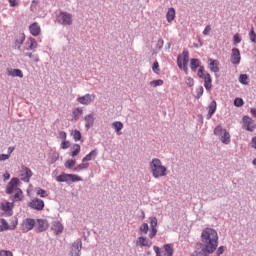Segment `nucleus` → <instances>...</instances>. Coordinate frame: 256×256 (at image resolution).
Returning a JSON list of instances; mask_svg holds the SVG:
<instances>
[{"instance_id": "nucleus-35", "label": "nucleus", "mask_w": 256, "mask_h": 256, "mask_svg": "<svg viewBox=\"0 0 256 256\" xmlns=\"http://www.w3.org/2000/svg\"><path fill=\"white\" fill-rule=\"evenodd\" d=\"M13 201H23V190H21V188L16 190Z\"/></svg>"}, {"instance_id": "nucleus-20", "label": "nucleus", "mask_w": 256, "mask_h": 256, "mask_svg": "<svg viewBox=\"0 0 256 256\" xmlns=\"http://www.w3.org/2000/svg\"><path fill=\"white\" fill-rule=\"evenodd\" d=\"M85 121V127L86 129H89L90 127H93L95 125V114H88L84 118Z\"/></svg>"}, {"instance_id": "nucleus-9", "label": "nucleus", "mask_w": 256, "mask_h": 256, "mask_svg": "<svg viewBox=\"0 0 256 256\" xmlns=\"http://www.w3.org/2000/svg\"><path fill=\"white\" fill-rule=\"evenodd\" d=\"M28 207L34 209V211H43L45 209V202L39 198H34L28 203Z\"/></svg>"}, {"instance_id": "nucleus-7", "label": "nucleus", "mask_w": 256, "mask_h": 256, "mask_svg": "<svg viewBox=\"0 0 256 256\" xmlns=\"http://www.w3.org/2000/svg\"><path fill=\"white\" fill-rule=\"evenodd\" d=\"M242 123H243V129H246V131H250L253 133L256 129V122L249 116H244L242 118Z\"/></svg>"}, {"instance_id": "nucleus-56", "label": "nucleus", "mask_w": 256, "mask_h": 256, "mask_svg": "<svg viewBox=\"0 0 256 256\" xmlns=\"http://www.w3.org/2000/svg\"><path fill=\"white\" fill-rule=\"evenodd\" d=\"M10 157L11 155L9 154H0V161H7Z\"/></svg>"}, {"instance_id": "nucleus-6", "label": "nucleus", "mask_w": 256, "mask_h": 256, "mask_svg": "<svg viewBox=\"0 0 256 256\" xmlns=\"http://www.w3.org/2000/svg\"><path fill=\"white\" fill-rule=\"evenodd\" d=\"M214 135H220L221 141L225 145H229L231 143V134L226 129H223L221 126H216L214 129Z\"/></svg>"}, {"instance_id": "nucleus-22", "label": "nucleus", "mask_w": 256, "mask_h": 256, "mask_svg": "<svg viewBox=\"0 0 256 256\" xmlns=\"http://www.w3.org/2000/svg\"><path fill=\"white\" fill-rule=\"evenodd\" d=\"M97 155H99V152L97 151V149L92 150L89 154H87L82 159V163H87V161H93L94 159H97Z\"/></svg>"}, {"instance_id": "nucleus-23", "label": "nucleus", "mask_w": 256, "mask_h": 256, "mask_svg": "<svg viewBox=\"0 0 256 256\" xmlns=\"http://www.w3.org/2000/svg\"><path fill=\"white\" fill-rule=\"evenodd\" d=\"M209 61H210V64H209L210 70L213 73H219V61L213 60V59H209Z\"/></svg>"}, {"instance_id": "nucleus-4", "label": "nucleus", "mask_w": 256, "mask_h": 256, "mask_svg": "<svg viewBox=\"0 0 256 256\" xmlns=\"http://www.w3.org/2000/svg\"><path fill=\"white\" fill-rule=\"evenodd\" d=\"M156 256H173L175 253V248H173V244H166L161 248L159 246L153 247Z\"/></svg>"}, {"instance_id": "nucleus-25", "label": "nucleus", "mask_w": 256, "mask_h": 256, "mask_svg": "<svg viewBox=\"0 0 256 256\" xmlns=\"http://www.w3.org/2000/svg\"><path fill=\"white\" fill-rule=\"evenodd\" d=\"M52 231H54V233H56V235H59V233H63V224H61L60 222H54L52 224Z\"/></svg>"}, {"instance_id": "nucleus-38", "label": "nucleus", "mask_w": 256, "mask_h": 256, "mask_svg": "<svg viewBox=\"0 0 256 256\" xmlns=\"http://www.w3.org/2000/svg\"><path fill=\"white\" fill-rule=\"evenodd\" d=\"M25 57H29V59H32V61H34V63H39V55H37V54L27 52V53H25Z\"/></svg>"}, {"instance_id": "nucleus-53", "label": "nucleus", "mask_w": 256, "mask_h": 256, "mask_svg": "<svg viewBox=\"0 0 256 256\" xmlns=\"http://www.w3.org/2000/svg\"><path fill=\"white\" fill-rule=\"evenodd\" d=\"M157 235V228H151L149 238L153 239Z\"/></svg>"}, {"instance_id": "nucleus-30", "label": "nucleus", "mask_w": 256, "mask_h": 256, "mask_svg": "<svg viewBox=\"0 0 256 256\" xmlns=\"http://www.w3.org/2000/svg\"><path fill=\"white\" fill-rule=\"evenodd\" d=\"M166 19L168 23L175 20V8H170L166 14Z\"/></svg>"}, {"instance_id": "nucleus-12", "label": "nucleus", "mask_w": 256, "mask_h": 256, "mask_svg": "<svg viewBox=\"0 0 256 256\" xmlns=\"http://www.w3.org/2000/svg\"><path fill=\"white\" fill-rule=\"evenodd\" d=\"M83 248V242L81 239H77L72 247H71V256H80L81 255V249Z\"/></svg>"}, {"instance_id": "nucleus-13", "label": "nucleus", "mask_w": 256, "mask_h": 256, "mask_svg": "<svg viewBox=\"0 0 256 256\" xmlns=\"http://www.w3.org/2000/svg\"><path fill=\"white\" fill-rule=\"evenodd\" d=\"M17 189H19V178H12L8 183L6 193L11 195L14 193V191H17Z\"/></svg>"}, {"instance_id": "nucleus-58", "label": "nucleus", "mask_w": 256, "mask_h": 256, "mask_svg": "<svg viewBox=\"0 0 256 256\" xmlns=\"http://www.w3.org/2000/svg\"><path fill=\"white\" fill-rule=\"evenodd\" d=\"M17 43H19L20 45H23V43H25V34H22L19 39L17 40Z\"/></svg>"}, {"instance_id": "nucleus-60", "label": "nucleus", "mask_w": 256, "mask_h": 256, "mask_svg": "<svg viewBox=\"0 0 256 256\" xmlns=\"http://www.w3.org/2000/svg\"><path fill=\"white\" fill-rule=\"evenodd\" d=\"M10 7H17V0H8Z\"/></svg>"}, {"instance_id": "nucleus-55", "label": "nucleus", "mask_w": 256, "mask_h": 256, "mask_svg": "<svg viewBox=\"0 0 256 256\" xmlns=\"http://www.w3.org/2000/svg\"><path fill=\"white\" fill-rule=\"evenodd\" d=\"M233 39H234V45H237V43H241V36H239V34H235Z\"/></svg>"}, {"instance_id": "nucleus-2", "label": "nucleus", "mask_w": 256, "mask_h": 256, "mask_svg": "<svg viewBox=\"0 0 256 256\" xmlns=\"http://www.w3.org/2000/svg\"><path fill=\"white\" fill-rule=\"evenodd\" d=\"M150 169L155 179H159V177H165L167 175V167L163 166L161 160L157 158H154L151 161Z\"/></svg>"}, {"instance_id": "nucleus-27", "label": "nucleus", "mask_w": 256, "mask_h": 256, "mask_svg": "<svg viewBox=\"0 0 256 256\" xmlns=\"http://www.w3.org/2000/svg\"><path fill=\"white\" fill-rule=\"evenodd\" d=\"M70 177H71V174H61L56 177V181H58V183H67Z\"/></svg>"}, {"instance_id": "nucleus-57", "label": "nucleus", "mask_w": 256, "mask_h": 256, "mask_svg": "<svg viewBox=\"0 0 256 256\" xmlns=\"http://www.w3.org/2000/svg\"><path fill=\"white\" fill-rule=\"evenodd\" d=\"M225 253V247L220 246L217 250V256L223 255Z\"/></svg>"}, {"instance_id": "nucleus-28", "label": "nucleus", "mask_w": 256, "mask_h": 256, "mask_svg": "<svg viewBox=\"0 0 256 256\" xmlns=\"http://www.w3.org/2000/svg\"><path fill=\"white\" fill-rule=\"evenodd\" d=\"M113 129H115L117 135H121V130L123 129V123L120 121H116L112 123Z\"/></svg>"}, {"instance_id": "nucleus-29", "label": "nucleus", "mask_w": 256, "mask_h": 256, "mask_svg": "<svg viewBox=\"0 0 256 256\" xmlns=\"http://www.w3.org/2000/svg\"><path fill=\"white\" fill-rule=\"evenodd\" d=\"M200 65H201V61L199 59H195V58L191 59L190 69L192 71H197V67H200Z\"/></svg>"}, {"instance_id": "nucleus-17", "label": "nucleus", "mask_w": 256, "mask_h": 256, "mask_svg": "<svg viewBox=\"0 0 256 256\" xmlns=\"http://www.w3.org/2000/svg\"><path fill=\"white\" fill-rule=\"evenodd\" d=\"M39 47V43H37V40L35 38H28L25 44V51H33V49H37Z\"/></svg>"}, {"instance_id": "nucleus-37", "label": "nucleus", "mask_w": 256, "mask_h": 256, "mask_svg": "<svg viewBox=\"0 0 256 256\" xmlns=\"http://www.w3.org/2000/svg\"><path fill=\"white\" fill-rule=\"evenodd\" d=\"M9 229V224L7 223V220L1 219L0 220V233L3 231H7Z\"/></svg>"}, {"instance_id": "nucleus-61", "label": "nucleus", "mask_w": 256, "mask_h": 256, "mask_svg": "<svg viewBox=\"0 0 256 256\" xmlns=\"http://www.w3.org/2000/svg\"><path fill=\"white\" fill-rule=\"evenodd\" d=\"M4 181H9V179H11V174H9V172H6L4 175Z\"/></svg>"}, {"instance_id": "nucleus-8", "label": "nucleus", "mask_w": 256, "mask_h": 256, "mask_svg": "<svg viewBox=\"0 0 256 256\" xmlns=\"http://www.w3.org/2000/svg\"><path fill=\"white\" fill-rule=\"evenodd\" d=\"M58 23H61V25H73V15L67 12H61L58 15Z\"/></svg>"}, {"instance_id": "nucleus-45", "label": "nucleus", "mask_w": 256, "mask_h": 256, "mask_svg": "<svg viewBox=\"0 0 256 256\" xmlns=\"http://www.w3.org/2000/svg\"><path fill=\"white\" fill-rule=\"evenodd\" d=\"M249 38L252 43H256V33L255 30L252 28L249 33Z\"/></svg>"}, {"instance_id": "nucleus-15", "label": "nucleus", "mask_w": 256, "mask_h": 256, "mask_svg": "<svg viewBox=\"0 0 256 256\" xmlns=\"http://www.w3.org/2000/svg\"><path fill=\"white\" fill-rule=\"evenodd\" d=\"M49 229V222L47 219H37L36 221V231L37 233H43Z\"/></svg>"}, {"instance_id": "nucleus-47", "label": "nucleus", "mask_w": 256, "mask_h": 256, "mask_svg": "<svg viewBox=\"0 0 256 256\" xmlns=\"http://www.w3.org/2000/svg\"><path fill=\"white\" fill-rule=\"evenodd\" d=\"M50 159L52 163H55L56 161H59V153L58 152H53L50 156Z\"/></svg>"}, {"instance_id": "nucleus-10", "label": "nucleus", "mask_w": 256, "mask_h": 256, "mask_svg": "<svg viewBox=\"0 0 256 256\" xmlns=\"http://www.w3.org/2000/svg\"><path fill=\"white\" fill-rule=\"evenodd\" d=\"M36 225L35 219L26 218L21 224V230L23 233H29Z\"/></svg>"}, {"instance_id": "nucleus-41", "label": "nucleus", "mask_w": 256, "mask_h": 256, "mask_svg": "<svg viewBox=\"0 0 256 256\" xmlns=\"http://www.w3.org/2000/svg\"><path fill=\"white\" fill-rule=\"evenodd\" d=\"M69 181H71L72 183H75L77 181H83V178H81L77 174H70Z\"/></svg>"}, {"instance_id": "nucleus-49", "label": "nucleus", "mask_w": 256, "mask_h": 256, "mask_svg": "<svg viewBox=\"0 0 256 256\" xmlns=\"http://www.w3.org/2000/svg\"><path fill=\"white\" fill-rule=\"evenodd\" d=\"M37 195H40L41 197H49V193H47L46 190H43L41 188L37 190Z\"/></svg>"}, {"instance_id": "nucleus-19", "label": "nucleus", "mask_w": 256, "mask_h": 256, "mask_svg": "<svg viewBox=\"0 0 256 256\" xmlns=\"http://www.w3.org/2000/svg\"><path fill=\"white\" fill-rule=\"evenodd\" d=\"M136 245L138 247H151L153 242L147 239V237L140 236L136 241Z\"/></svg>"}, {"instance_id": "nucleus-1", "label": "nucleus", "mask_w": 256, "mask_h": 256, "mask_svg": "<svg viewBox=\"0 0 256 256\" xmlns=\"http://www.w3.org/2000/svg\"><path fill=\"white\" fill-rule=\"evenodd\" d=\"M201 245L208 253H215L219 247V234L215 229L205 228L201 233Z\"/></svg>"}, {"instance_id": "nucleus-46", "label": "nucleus", "mask_w": 256, "mask_h": 256, "mask_svg": "<svg viewBox=\"0 0 256 256\" xmlns=\"http://www.w3.org/2000/svg\"><path fill=\"white\" fill-rule=\"evenodd\" d=\"M71 147V143L67 140L62 141L60 144V149H69Z\"/></svg>"}, {"instance_id": "nucleus-34", "label": "nucleus", "mask_w": 256, "mask_h": 256, "mask_svg": "<svg viewBox=\"0 0 256 256\" xmlns=\"http://www.w3.org/2000/svg\"><path fill=\"white\" fill-rule=\"evenodd\" d=\"M72 152H71V157H77L79 153H81V145L79 144H74L72 147Z\"/></svg>"}, {"instance_id": "nucleus-44", "label": "nucleus", "mask_w": 256, "mask_h": 256, "mask_svg": "<svg viewBox=\"0 0 256 256\" xmlns=\"http://www.w3.org/2000/svg\"><path fill=\"white\" fill-rule=\"evenodd\" d=\"M150 85L152 87H161V85H163V80L158 79V80L151 81Z\"/></svg>"}, {"instance_id": "nucleus-33", "label": "nucleus", "mask_w": 256, "mask_h": 256, "mask_svg": "<svg viewBox=\"0 0 256 256\" xmlns=\"http://www.w3.org/2000/svg\"><path fill=\"white\" fill-rule=\"evenodd\" d=\"M14 205L11 202H2L1 203V209L2 211H12Z\"/></svg>"}, {"instance_id": "nucleus-31", "label": "nucleus", "mask_w": 256, "mask_h": 256, "mask_svg": "<svg viewBox=\"0 0 256 256\" xmlns=\"http://www.w3.org/2000/svg\"><path fill=\"white\" fill-rule=\"evenodd\" d=\"M72 115L75 121H78V119L83 115V108L78 107L74 109Z\"/></svg>"}, {"instance_id": "nucleus-36", "label": "nucleus", "mask_w": 256, "mask_h": 256, "mask_svg": "<svg viewBox=\"0 0 256 256\" xmlns=\"http://www.w3.org/2000/svg\"><path fill=\"white\" fill-rule=\"evenodd\" d=\"M84 169H89V163L83 162L73 168V171H83Z\"/></svg>"}, {"instance_id": "nucleus-21", "label": "nucleus", "mask_w": 256, "mask_h": 256, "mask_svg": "<svg viewBox=\"0 0 256 256\" xmlns=\"http://www.w3.org/2000/svg\"><path fill=\"white\" fill-rule=\"evenodd\" d=\"M208 114H207V119H211V117H213V115H215V111H217V102L215 100H213L208 108Z\"/></svg>"}, {"instance_id": "nucleus-42", "label": "nucleus", "mask_w": 256, "mask_h": 256, "mask_svg": "<svg viewBox=\"0 0 256 256\" xmlns=\"http://www.w3.org/2000/svg\"><path fill=\"white\" fill-rule=\"evenodd\" d=\"M140 231H141V233H143L144 235H147V233H149V224L143 223V224L140 226Z\"/></svg>"}, {"instance_id": "nucleus-48", "label": "nucleus", "mask_w": 256, "mask_h": 256, "mask_svg": "<svg viewBox=\"0 0 256 256\" xmlns=\"http://www.w3.org/2000/svg\"><path fill=\"white\" fill-rule=\"evenodd\" d=\"M234 105H235V107H243V105H244L243 99L242 98H236L234 100Z\"/></svg>"}, {"instance_id": "nucleus-54", "label": "nucleus", "mask_w": 256, "mask_h": 256, "mask_svg": "<svg viewBox=\"0 0 256 256\" xmlns=\"http://www.w3.org/2000/svg\"><path fill=\"white\" fill-rule=\"evenodd\" d=\"M59 138L62 139L63 141L67 140V133L65 131H60L59 132Z\"/></svg>"}, {"instance_id": "nucleus-40", "label": "nucleus", "mask_w": 256, "mask_h": 256, "mask_svg": "<svg viewBox=\"0 0 256 256\" xmlns=\"http://www.w3.org/2000/svg\"><path fill=\"white\" fill-rule=\"evenodd\" d=\"M149 223H150L151 229H157V217L155 216L149 217Z\"/></svg>"}, {"instance_id": "nucleus-11", "label": "nucleus", "mask_w": 256, "mask_h": 256, "mask_svg": "<svg viewBox=\"0 0 256 256\" xmlns=\"http://www.w3.org/2000/svg\"><path fill=\"white\" fill-rule=\"evenodd\" d=\"M20 177L21 181H24V183H29V181H31V177H33V171L26 166H22Z\"/></svg>"}, {"instance_id": "nucleus-52", "label": "nucleus", "mask_w": 256, "mask_h": 256, "mask_svg": "<svg viewBox=\"0 0 256 256\" xmlns=\"http://www.w3.org/2000/svg\"><path fill=\"white\" fill-rule=\"evenodd\" d=\"M0 256H13V252L9 250H0Z\"/></svg>"}, {"instance_id": "nucleus-18", "label": "nucleus", "mask_w": 256, "mask_h": 256, "mask_svg": "<svg viewBox=\"0 0 256 256\" xmlns=\"http://www.w3.org/2000/svg\"><path fill=\"white\" fill-rule=\"evenodd\" d=\"M29 31L33 37H39L41 35V26H39V23L34 22L29 26Z\"/></svg>"}, {"instance_id": "nucleus-51", "label": "nucleus", "mask_w": 256, "mask_h": 256, "mask_svg": "<svg viewBox=\"0 0 256 256\" xmlns=\"http://www.w3.org/2000/svg\"><path fill=\"white\" fill-rule=\"evenodd\" d=\"M186 84L188 85V87H193L195 85V80H193V78L191 77H187Z\"/></svg>"}, {"instance_id": "nucleus-24", "label": "nucleus", "mask_w": 256, "mask_h": 256, "mask_svg": "<svg viewBox=\"0 0 256 256\" xmlns=\"http://www.w3.org/2000/svg\"><path fill=\"white\" fill-rule=\"evenodd\" d=\"M209 255H211V253L205 250V246H202L201 249H197L191 254V256H209Z\"/></svg>"}, {"instance_id": "nucleus-62", "label": "nucleus", "mask_w": 256, "mask_h": 256, "mask_svg": "<svg viewBox=\"0 0 256 256\" xmlns=\"http://www.w3.org/2000/svg\"><path fill=\"white\" fill-rule=\"evenodd\" d=\"M197 93L199 96L203 95V87L202 86L198 88Z\"/></svg>"}, {"instance_id": "nucleus-32", "label": "nucleus", "mask_w": 256, "mask_h": 256, "mask_svg": "<svg viewBox=\"0 0 256 256\" xmlns=\"http://www.w3.org/2000/svg\"><path fill=\"white\" fill-rule=\"evenodd\" d=\"M75 165H77V160H73V159H68L66 160V162L64 163V167H66V169H75Z\"/></svg>"}, {"instance_id": "nucleus-59", "label": "nucleus", "mask_w": 256, "mask_h": 256, "mask_svg": "<svg viewBox=\"0 0 256 256\" xmlns=\"http://www.w3.org/2000/svg\"><path fill=\"white\" fill-rule=\"evenodd\" d=\"M209 33H211V25L206 26L203 31V35H209Z\"/></svg>"}, {"instance_id": "nucleus-64", "label": "nucleus", "mask_w": 256, "mask_h": 256, "mask_svg": "<svg viewBox=\"0 0 256 256\" xmlns=\"http://www.w3.org/2000/svg\"><path fill=\"white\" fill-rule=\"evenodd\" d=\"M252 147L256 149V137L252 139Z\"/></svg>"}, {"instance_id": "nucleus-14", "label": "nucleus", "mask_w": 256, "mask_h": 256, "mask_svg": "<svg viewBox=\"0 0 256 256\" xmlns=\"http://www.w3.org/2000/svg\"><path fill=\"white\" fill-rule=\"evenodd\" d=\"M95 94H86L84 96L78 97L77 101L80 105H91L95 101Z\"/></svg>"}, {"instance_id": "nucleus-50", "label": "nucleus", "mask_w": 256, "mask_h": 256, "mask_svg": "<svg viewBox=\"0 0 256 256\" xmlns=\"http://www.w3.org/2000/svg\"><path fill=\"white\" fill-rule=\"evenodd\" d=\"M152 70L154 71V73H156L157 75H159V72L161 71L159 69V62H154Z\"/></svg>"}, {"instance_id": "nucleus-3", "label": "nucleus", "mask_w": 256, "mask_h": 256, "mask_svg": "<svg viewBox=\"0 0 256 256\" xmlns=\"http://www.w3.org/2000/svg\"><path fill=\"white\" fill-rule=\"evenodd\" d=\"M177 65L179 69H183L186 75L189 73V68L187 67V65H189V51L184 50L182 54L178 55Z\"/></svg>"}, {"instance_id": "nucleus-43", "label": "nucleus", "mask_w": 256, "mask_h": 256, "mask_svg": "<svg viewBox=\"0 0 256 256\" xmlns=\"http://www.w3.org/2000/svg\"><path fill=\"white\" fill-rule=\"evenodd\" d=\"M74 141H81V132L79 130H74L72 132Z\"/></svg>"}, {"instance_id": "nucleus-26", "label": "nucleus", "mask_w": 256, "mask_h": 256, "mask_svg": "<svg viewBox=\"0 0 256 256\" xmlns=\"http://www.w3.org/2000/svg\"><path fill=\"white\" fill-rule=\"evenodd\" d=\"M8 75H10V77H20L22 79L23 71L19 69H8Z\"/></svg>"}, {"instance_id": "nucleus-16", "label": "nucleus", "mask_w": 256, "mask_h": 256, "mask_svg": "<svg viewBox=\"0 0 256 256\" xmlns=\"http://www.w3.org/2000/svg\"><path fill=\"white\" fill-rule=\"evenodd\" d=\"M230 61L233 65H239L241 63V51H239V48L232 49Z\"/></svg>"}, {"instance_id": "nucleus-63", "label": "nucleus", "mask_w": 256, "mask_h": 256, "mask_svg": "<svg viewBox=\"0 0 256 256\" xmlns=\"http://www.w3.org/2000/svg\"><path fill=\"white\" fill-rule=\"evenodd\" d=\"M250 112L253 117H256V108H251Z\"/></svg>"}, {"instance_id": "nucleus-39", "label": "nucleus", "mask_w": 256, "mask_h": 256, "mask_svg": "<svg viewBox=\"0 0 256 256\" xmlns=\"http://www.w3.org/2000/svg\"><path fill=\"white\" fill-rule=\"evenodd\" d=\"M239 81L242 85H249V76H247V74H241L239 76Z\"/></svg>"}, {"instance_id": "nucleus-5", "label": "nucleus", "mask_w": 256, "mask_h": 256, "mask_svg": "<svg viewBox=\"0 0 256 256\" xmlns=\"http://www.w3.org/2000/svg\"><path fill=\"white\" fill-rule=\"evenodd\" d=\"M198 77L204 80V87L207 91H211L213 85L211 80V74L205 73V67L200 66L198 70Z\"/></svg>"}]
</instances>
